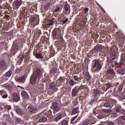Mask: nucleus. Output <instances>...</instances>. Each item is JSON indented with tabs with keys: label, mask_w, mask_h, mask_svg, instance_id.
Here are the masks:
<instances>
[{
	"label": "nucleus",
	"mask_w": 125,
	"mask_h": 125,
	"mask_svg": "<svg viewBox=\"0 0 125 125\" xmlns=\"http://www.w3.org/2000/svg\"><path fill=\"white\" fill-rule=\"evenodd\" d=\"M21 0H15L14 1L16 6H20Z\"/></svg>",
	"instance_id": "nucleus-42"
},
{
	"label": "nucleus",
	"mask_w": 125,
	"mask_h": 125,
	"mask_svg": "<svg viewBox=\"0 0 125 125\" xmlns=\"http://www.w3.org/2000/svg\"><path fill=\"white\" fill-rule=\"evenodd\" d=\"M73 79L76 82H78V83H81V81H82V78H80L78 77L77 76H74Z\"/></svg>",
	"instance_id": "nucleus-37"
},
{
	"label": "nucleus",
	"mask_w": 125,
	"mask_h": 125,
	"mask_svg": "<svg viewBox=\"0 0 125 125\" xmlns=\"http://www.w3.org/2000/svg\"><path fill=\"white\" fill-rule=\"evenodd\" d=\"M101 9L102 11H103V12H104V13H105V10H104V9H103V8H102Z\"/></svg>",
	"instance_id": "nucleus-61"
},
{
	"label": "nucleus",
	"mask_w": 125,
	"mask_h": 125,
	"mask_svg": "<svg viewBox=\"0 0 125 125\" xmlns=\"http://www.w3.org/2000/svg\"><path fill=\"white\" fill-rule=\"evenodd\" d=\"M68 20H69V19L68 18H66L64 21H62V24H66V23L68 22Z\"/></svg>",
	"instance_id": "nucleus-51"
},
{
	"label": "nucleus",
	"mask_w": 125,
	"mask_h": 125,
	"mask_svg": "<svg viewBox=\"0 0 125 125\" xmlns=\"http://www.w3.org/2000/svg\"><path fill=\"white\" fill-rule=\"evenodd\" d=\"M20 59V60H21V61H23V60H24V55H22V56H21Z\"/></svg>",
	"instance_id": "nucleus-54"
},
{
	"label": "nucleus",
	"mask_w": 125,
	"mask_h": 125,
	"mask_svg": "<svg viewBox=\"0 0 125 125\" xmlns=\"http://www.w3.org/2000/svg\"><path fill=\"white\" fill-rule=\"evenodd\" d=\"M62 114H59L57 115V117L55 118V122H58L59 121H60L61 119H62Z\"/></svg>",
	"instance_id": "nucleus-23"
},
{
	"label": "nucleus",
	"mask_w": 125,
	"mask_h": 125,
	"mask_svg": "<svg viewBox=\"0 0 125 125\" xmlns=\"http://www.w3.org/2000/svg\"><path fill=\"white\" fill-rule=\"evenodd\" d=\"M103 46H102V45L101 44L97 45L94 47V51H95V52L101 51V50H102V49L103 48Z\"/></svg>",
	"instance_id": "nucleus-16"
},
{
	"label": "nucleus",
	"mask_w": 125,
	"mask_h": 125,
	"mask_svg": "<svg viewBox=\"0 0 125 125\" xmlns=\"http://www.w3.org/2000/svg\"><path fill=\"white\" fill-rule=\"evenodd\" d=\"M50 7V3H47L44 5V9L45 10H48L49 9V7Z\"/></svg>",
	"instance_id": "nucleus-41"
},
{
	"label": "nucleus",
	"mask_w": 125,
	"mask_h": 125,
	"mask_svg": "<svg viewBox=\"0 0 125 125\" xmlns=\"http://www.w3.org/2000/svg\"><path fill=\"white\" fill-rule=\"evenodd\" d=\"M74 84H77V82L74 81L73 79H70L69 80V85L70 86H73Z\"/></svg>",
	"instance_id": "nucleus-31"
},
{
	"label": "nucleus",
	"mask_w": 125,
	"mask_h": 125,
	"mask_svg": "<svg viewBox=\"0 0 125 125\" xmlns=\"http://www.w3.org/2000/svg\"><path fill=\"white\" fill-rule=\"evenodd\" d=\"M85 76L86 77V79L87 81H90L91 77L90 75H89V72H86L85 73Z\"/></svg>",
	"instance_id": "nucleus-32"
},
{
	"label": "nucleus",
	"mask_w": 125,
	"mask_h": 125,
	"mask_svg": "<svg viewBox=\"0 0 125 125\" xmlns=\"http://www.w3.org/2000/svg\"><path fill=\"white\" fill-rule=\"evenodd\" d=\"M102 111L103 113H105V114H109V113H111L110 109H102Z\"/></svg>",
	"instance_id": "nucleus-36"
},
{
	"label": "nucleus",
	"mask_w": 125,
	"mask_h": 125,
	"mask_svg": "<svg viewBox=\"0 0 125 125\" xmlns=\"http://www.w3.org/2000/svg\"><path fill=\"white\" fill-rule=\"evenodd\" d=\"M84 11L85 12H88V8H85L84 9Z\"/></svg>",
	"instance_id": "nucleus-58"
},
{
	"label": "nucleus",
	"mask_w": 125,
	"mask_h": 125,
	"mask_svg": "<svg viewBox=\"0 0 125 125\" xmlns=\"http://www.w3.org/2000/svg\"><path fill=\"white\" fill-rule=\"evenodd\" d=\"M107 74H109V75H111V76H113V75H115V71H114L113 69H111V68L107 70Z\"/></svg>",
	"instance_id": "nucleus-24"
},
{
	"label": "nucleus",
	"mask_w": 125,
	"mask_h": 125,
	"mask_svg": "<svg viewBox=\"0 0 125 125\" xmlns=\"http://www.w3.org/2000/svg\"><path fill=\"white\" fill-rule=\"evenodd\" d=\"M78 113H80V110H79V106H77V107H74L72 109V113L73 114V115H76V114H78Z\"/></svg>",
	"instance_id": "nucleus-19"
},
{
	"label": "nucleus",
	"mask_w": 125,
	"mask_h": 125,
	"mask_svg": "<svg viewBox=\"0 0 125 125\" xmlns=\"http://www.w3.org/2000/svg\"><path fill=\"white\" fill-rule=\"evenodd\" d=\"M51 109L53 110L55 113H57V112H59V111L61 110V106H60L59 103L58 102H54L51 106Z\"/></svg>",
	"instance_id": "nucleus-1"
},
{
	"label": "nucleus",
	"mask_w": 125,
	"mask_h": 125,
	"mask_svg": "<svg viewBox=\"0 0 125 125\" xmlns=\"http://www.w3.org/2000/svg\"><path fill=\"white\" fill-rule=\"evenodd\" d=\"M33 75H35V76L37 77L38 79H41V77L42 76V72L41 71V70L38 69H36L35 73L33 74Z\"/></svg>",
	"instance_id": "nucleus-13"
},
{
	"label": "nucleus",
	"mask_w": 125,
	"mask_h": 125,
	"mask_svg": "<svg viewBox=\"0 0 125 125\" xmlns=\"http://www.w3.org/2000/svg\"><path fill=\"white\" fill-rule=\"evenodd\" d=\"M18 47H19V45L18 43L14 42L12 47V50L15 51V52H17L18 51Z\"/></svg>",
	"instance_id": "nucleus-15"
},
{
	"label": "nucleus",
	"mask_w": 125,
	"mask_h": 125,
	"mask_svg": "<svg viewBox=\"0 0 125 125\" xmlns=\"http://www.w3.org/2000/svg\"><path fill=\"white\" fill-rule=\"evenodd\" d=\"M117 73H118V74H120V75H121V76H123V75H125V68H118Z\"/></svg>",
	"instance_id": "nucleus-17"
},
{
	"label": "nucleus",
	"mask_w": 125,
	"mask_h": 125,
	"mask_svg": "<svg viewBox=\"0 0 125 125\" xmlns=\"http://www.w3.org/2000/svg\"><path fill=\"white\" fill-rule=\"evenodd\" d=\"M6 93V92H5L4 90H1L0 91V94L1 96H3V95H4V94H5Z\"/></svg>",
	"instance_id": "nucleus-47"
},
{
	"label": "nucleus",
	"mask_w": 125,
	"mask_h": 125,
	"mask_svg": "<svg viewBox=\"0 0 125 125\" xmlns=\"http://www.w3.org/2000/svg\"><path fill=\"white\" fill-rule=\"evenodd\" d=\"M53 39L54 40H58V37H59V32L57 30V28H55L52 32Z\"/></svg>",
	"instance_id": "nucleus-10"
},
{
	"label": "nucleus",
	"mask_w": 125,
	"mask_h": 125,
	"mask_svg": "<svg viewBox=\"0 0 125 125\" xmlns=\"http://www.w3.org/2000/svg\"><path fill=\"white\" fill-rule=\"evenodd\" d=\"M69 125V122L68 120H63L61 121V125Z\"/></svg>",
	"instance_id": "nucleus-38"
},
{
	"label": "nucleus",
	"mask_w": 125,
	"mask_h": 125,
	"mask_svg": "<svg viewBox=\"0 0 125 125\" xmlns=\"http://www.w3.org/2000/svg\"><path fill=\"white\" fill-rule=\"evenodd\" d=\"M60 10V7H58V8H57L56 9H55L54 10V12L55 13L56 12H59V11Z\"/></svg>",
	"instance_id": "nucleus-50"
},
{
	"label": "nucleus",
	"mask_w": 125,
	"mask_h": 125,
	"mask_svg": "<svg viewBox=\"0 0 125 125\" xmlns=\"http://www.w3.org/2000/svg\"><path fill=\"white\" fill-rule=\"evenodd\" d=\"M78 116H79V114H77V116L74 117L73 118H72L71 120V124H74V121L76 120V118H78Z\"/></svg>",
	"instance_id": "nucleus-45"
},
{
	"label": "nucleus",
	"mask_w": 125,
	"mask_h": 125,
	"mask_svg": "<svg viewBox=\"0 0 125 125\" xmlns=\"http://www.w3.org/2000/svg\"><path fill=\"white\" fill-rule=\"evenodd\" d=\"M97 68H98V69H95V72H98V71H100V70H101L102 68V64L100 63V62H99L97 65Z\"/></svg>",
	"instance_id": "nucleus-27"
},
{
	"label": "nucleus",
	"mask_w": 125,
	"mask_h": 125,
	"mask_svg": "<svg viewBox=\"0 0 125 125\" xmlns=\"http://www.w3.org/2000/svg\"><path fill=\"white\" fill-rule=\"evenodd\" d=\"M64 9L65 11H69V5L67 4L64 5Z\"/></svg>",
	"instance_id": "nucleus-48"
},
{
	"label": "nucleus",
	"mask_w": 125,
	"mask_h": 125,
	"mask_svg": "<svg viewBox=\"0 0 125 125\" xmlns=\"http://www.w3.org/2000/svg\"><path fill=\"white\" fill-rule=\"evenodd\" d=\"M12 98L13 99L14 102H18L20 101V96L19 94L15 92L12 95Z\"/></svg>",
	"instance_id": "nucleus-6"
},
{
	"label": "nucleus",
	"mask_w": 125,
	"mask_h": 125,
	"mask_svg": "<svg viewBox=\"0 0 125 125\" xmlns=\"http://www.w3.org/2000/svg\"><path fill=\"white\" fill-rule=\"evenodd\" d=\"M92 100H94V102H95V101L98 100V98L96 97H95L94 99H93Z\"/></svg>",
	"instance_id": "nucleus-57"
},
{
	"label": "nucleus",
	"mask_w": 125,
	"mask_h": 125,
	"mask_svg": "<svg viewBox=\"0 0 125 125\" xmlns=\"http://www.w3.org/2000/svg\"><path fill=\"white\" fill-rule=\"evenodd\" d=\"M37 21V18L35 16H32L29 19V23L31 25H34L35 23H36V21Z\"/></svg>",
	"instance_id": "nucleus-14"
},
{
	"label": "nucleus",
	"mask_w": 125,
	"mask_h": 125,
	"mask_svg": "<svg viewBox=\"0 0 125 125\" xmlns=\"http://www.w3.org/2000/svg\"><path fill=\"white\" fill-rule=\"evenodd\" d=\"M93 91H94V97H97V94H98V95H100V91H98V90L94 89Z\"/></svg>",
	"instance_id": "nucleus-29"
},
{
	"label": "nucleus",
	"mask_w": 125,
	"mask_h": 125,
	"mask_svg": "<svg viewBox=\"0 0 125 125\" xmlns=\"http://www.w3.org/2000/svg\"><path fill=\"white\" fill-rule=\"evenodd\" d=\"M7 96H8L7 94H6V93L5 94L2 96V98H7Z\"/></svg>",
	"instance_id": "nucleus-52"
},
{
	"label": "nucleus",
	"mask_w": 125,
	"mask_h": 125,
	"mask_svg": "<svg viewBox=\"0 0 125 125\" xmlns=\"http://www.w3.org/2000/svg\"><path fill=\"white\" fill-rule=\"evenodd\" d=\"M47 117H48V113H45L43 116L40 119L39 122L40 123H45L47 121Z\"/></svg>",
	"instance_id": "nucleus-12"
},
{
	"label": "nucleus",
	"mask_w": 125,
	"mask_h": 125,
	"mask_svg": "<svg viewBox=\"0 0 125 125\" xmlns=\"http://www.w3.org/2000/svg\"><path fill=\"white\" fill-rule=\"evenodd\" d=\"M49 88L51 90H54V91H57V90H58V88L56 87V84L54 82H52L49 83Z\"/></svg>",
	"instance_id": "nucleus-11"
},
{
	"label": "nucleus",
	"mask_w": 125,
	"mask_h": 125,
	"mask_svg": "<svg viewBox=\"0 0 125 125\" xmlns=\"http://www.w3.org/2000/svg\"><path fill=\"white\" fill-rule=\"evenodd\" d=\"M93 114H94V115H95V116H96V115H97V113L95 112V111H93Z\"/></svg>",
	"instance_id": "nucleus-63"
},
{
	"label": "nucleus",
	"mask_w": 125,
	"mask_h": 125,
	"mask_svg": "<svg viewBox=\"0 0 125 125\" xmlns=\"http://www.w3.org/2000/svg\"><path fill=\"white\" fill-rule=\"evenodd\" d=\"M118 124L119 125H124V123L122 122V121H120L118 122Z\"/></svg>",
	"instance_id": "nucleus-55"
},
{
	"label": "nucleus",
	"mask_w": 125,
	"mask_h": 125,
	"mask_svg": "<svg viewBox=\"0 0 125 125\" xmlns=\"http://www.w3.org/2000/svg\"><path fill=\"white\" fill-rule=\"evenodd\" d=\"M62 90H63V91H66V89H67V88L66 87H62Z\"/></svg>",
	"instance_id": "nucleus-56"
},
{
	"label": "nucleus",
	"mask_w": 125,
	"mask_h": 125,
	"mask_svg": "<svg viewBox=\"0 0 125 125\" xmlns=\"http://www.w3.org/2000/svg\"><path fill=\"white\" fill-rule=\"evenodd\" d=\"M122 120H123L124 121L125 120V116H122L121 117Z\"/></svg>",
	"instance_id": "nucleus-60"
},
{
	"label": "nucleus",
	"mask_w": 125,
	"mask_h": 125,
	"mask_svg": "<svg viewBox=\"0 0 125 125\" xmlns=\"http://www.w3.org/2000/svg\"><path fill=\"white\" fill-rule=\"evenodd\" d=\"M27 78V75L24 74L22 76L19 77L16 79V82L20 83H25L26 79Z\"/></svg>",
	"instance_id": "nucleus-4"
},
{
	"label": "nucleus",
	"mask_w": 125,
	"mask_h": 125,
	"mask_svg": "<svg viewBox=\"0 0 125 125\" xmlns=\"http://www.w3.org/2000/svg\"><path fill=\"white\" fill-rule=\"evenodd\" d=\"M117 101L115 99H111L110 100V104L112 105H116L117 104Z\"/></svg>",
	"instance_id": "nucleus-43"
},
{
	"label": "nucleus",
	"mask_w": 125,
	"mask_h": 125,
	"mask_svg": "<svg viewBox=\"0 0 125 125\" xmlns=\"http://www.w3.org/2000/svg\"><path fill=\"white\" fill-rule=\"evenodd\" d=\"M57 72V68L55 67L50 70V74L51 75H55Z\"/></svg>",
	"instance_id": "nucleus-22"
},
{
	"label": "nucleus",
	"mask_w": 125,
	"mask_h": 125,
	"mask_svg": "<svg viewBox=\"0 0 125 125\" xmlns=\"http://www.w3.org/2000/svg\"><path fill=\"white\" fill-rule=\"evenodd\" d=\"M15 122L17 124H20V123H22V119L18 117H15Z\"/></svg>",
	"instance_id": "nucleus-39"
},
{
	"label": "nucleus",
	"mask_w": 125,
	"mask_h": 125,
	"mask_svg": "<svg viewBox=\"0 0 125 125\" xmlns=\"http://www.w3.org/2000/svg\"><path fill=\"white\" fill-rule=\"evenodd\" d=\"M65 80L66 78L65 77L60 76L57 81V85L58 87L61 86V85H63V83H65Z\"/></svg>",
	"instance_id": "nucleus-3"
},
{
	"label": "nucleus",
	"mask_w": 125,
	"mask_h": 125,
	"mask_svg": "<svg viewBox=\"0 0 125 125\" xmlns=\"http://www.w3.org/2000/svg\"><path fill=\"white\" fill-rule=\"evenodd\" d=\"M28 110L30 114H36V113H38V108L33 105H29L28 106Z\"/></svg>",
	"instance_id": "nucleus-7"
},
{
	"label": "nucleus",
	"mask_w": 125,
	"mask_h": 125,
	"mask_svg": "<svg viewBox=\"0 0 125 125\" xmlns=\"http://www.w3.org/2000/svg\"><path fill=\"white\" fill-rule=\"evenodd\" d=\"M102 89H103V90H104H104H105V87H103L102 88ZM102 94H104V92L102 93Z\"/></svg>",
	"instance_id": "nucleus-62"
},
{
	"label": "nucleus",
	"mask_w": 125,
	"mask_h": 125,
	"mask_svg": "<svg viewBox=\"0 0 125 125\" xmlns=\"http://www.w3.org/2000/svg\"><path fill=\"white\" fill-rule=\"evenodd\" d=\"M16 113L19 115V116H23L24 115V112L23 111V110L20 108H18L16 109Z\"/></svg>",
	"instance_id": "nucleus-18"
},
{
	"label": "nucleus",
	"mask_w": 125,
	"mask_h": 125,
	"mask_svg": "<svg viewBox=\"0 0 125 125\" xmlns=\"http://www.w3.org/2000/svg\"><path fill=\"white\" fill-rule=\"evenodd\" d=\"M60 39V40H59V42H62L63 41V37H61Z\"/></svg>",
	"instance_id": "nucleus-59"
},
{
	"label": "nucleus",
	"mask_w": 125,
	"mask_h": 125,
	"mask_svg": "<svg viewBox=\"0 0 125 125\" xmlns=\"http://www.w3.org/2000/svg\"><path fill=\"white\" fill-rule=\"evenodd\" d=\"M7 69V62L6 61L4 60H0V72L2 73V72L5 71Z\"/></svg>",
	"instance_id": "nucleus-2"
},
{
	"label": "nucleus",
	"mask_w": 125,
	"mask_h": 125,
	"mask_svg": "<svg viewBox=\"0 0 125 125\" xmlns=\"http://www.w3.org/2000/svg\"><path fill=\"white\" fill-rule=\"evenodd\" d=\"M11 75H12V71L9 70L4 74V76L5 77L10 78V77H11Z\"/></svg>",
	"instance_id": "nucleus-25"
},
{
	"label": "nucleus",
	"mask_w": 125,
	"mask_h": 125,
	"mask_svg": "<svg viewBox=\"0 0 125 125\" xmlns=\"http://www.w3.org/2000/svg\"><path fill=\"white\" fill-rule=\"evenodd\" d=\"M110 58H112V59H115L116 57H117V53H116V51H113L110 53Z\"/></svg>",
	"instance_id": "nucleus-20"
},
{
	"label": "nucleus",
	"mask_w": 125,
	"mask_h": 125,
	"mask_svg": "<svg viewBox=\"0 0 125 125\" xmlns=\"http://www.w3.org/2000/svg\"><path fill=\"white\" fill-rule=\"evenodd\" d=\"M29 55H28V54H27V55H26V57L24 58L25 59V62H28V61H29Z\"/></svg>",
	"instance_id": "nucleus-49"
},
{
	"label": "nucleus",
	"mask_w": 125,
	"mask_h": 125,
	"mask_svg": "<svg viewBox=\"0 0 125 125\" xmlns=\"http://www.w3.org/2000/svg\"><path fill=\"white\" fill-rule=\"evenodd\" d=\"M21 96L25 102L29 101V100H30V96H29V94H28L27 92L22 91L21 93Z\"/></svg>",
	"instance_id": "nucleus-5"
},
{
	"label": "nucleus",
	"mask_w": 125,
	"mask_h": 125,
	"mask_svg": "<svg viewBox=\"0 0 125 125\" xmlns=\"http://www.w3.org/2000/svg\"><path fill=\"white\" fill-rule=\"evenodd\" d=\"M38 78L35 76V74H32L30 79V83L32 85H34L37 83V80Z\"/></svg>",
	"instance_id": "nucleus-8"
},
{
	"label": "nucleus",
	"mask_w": 125,
	"mask_h": 125,
	"mask_svg": "<svg viewBox=\"0 0 125 125\" xmlns=\"http://www.w3.org/2000/svg\"><path fill=\"white\" fill-rule=\"evenodd\" d=\"M93 62H95V63L92 66V70H93L95 69V68H96V66H97V65L99 63V61H98V60H94L93 61Z\"/></svg>",
	"instance_id": "nucleus-21"
},
{
	"label": "nucleus",
	"mask_w": 125,
	"mask_h": 125,
	"mask_svg": "<svg viewBox=\"0 0 125 125\" xmlns=\"http://www.w3.org/2000/svg\"><path fill=\"white\" fill-rule=\"evenodd\" d=\"M80 91V87L79 86H75L72 91L71 94L72 96L75 97L78 95V92Z\"/></svg>",
	"instance_id": "nucleus-9"
},
{
	"label": "nucleus",
	"mask_w": 125,
	"mask_h": 125,
	"mask_svg": "<svg viewBox=\"0 0 125 125\" xmlns=\"http://www.w3.org/2000/svg\"><path fill=\"white\" fill-rule=\"evenodd\" d=\"M46 24L48 26H52L54 24V21L51 20H47L46 21Z\"/></svg>",
	"instance_id": "nucleus-26"
},
{
	"label": "nucleus",
	"mask_w": 125,
	"mask_h": 125,
	"mask_svg": "<svg viewBox=\"0 0 125 125\" xmlns=\"http://www.w3.org/2000/svg\"><path fill=\"white\" fill-rule=\"evenodd\" d=\"M93 103H94V100L92 99L91 101L89 102V104H90V105H92V104H93Z\"/></svg>",
	"instance_id": "nucleus-53"
},
{
	"label": "nucleus",
	"mask_w": 125,
	"mask_h": 125,
	"mask_svg": "<svg viewBox=\"0 0 125 125\" xmlns=\"http://www.w3.org/2000/svg\"><path fill=\"white\" fill-rule=\"evenodd\" d=\"M106 125H116V124L115 122L112 121H107L106 122Z\"/></svg>",
	"instance_id": "nucleus-44"
},
{
	"label": "nucleus",
	"mask_w": 125,
	"mask_h": 125,
	"mask_svg": "<svg viewBox=\"0 0 125 125\" xmlns=\"http://www.w3.org/2000/svg\"><path fill=\"white\" fill-rule=\"evenodd\" d=\"M91 123V121H90V120H86L83 122L82 125H90Z\"/></svg>",
	"instance_id": "nucleus-33"
},
{
	"label": "nucleus",
	"mask_w": 125,
	"mask_h": 125,
	"mask_svg": "<svg viewBox=\"0 0 125 125\" xmlns=\"http://www.w3.org/2000/svg\"><path fill=\"white\" fill-rule=\"evenodd\" d=\"M105 85L107 86L105 91H107V90H108V89H109V88H111V87H112V86H113V85L112 84V83H105Z\"/></svg>",
	"instance_id": "nucleus-34"
},
{
	"label": "nucleus",
	"mask_w": 125,
	"mask_h": 125,
	"mask_svg": "<svg viewBox=\"0 0 125 125\" xmlns=\"http://www.w3.org/2000/svg\"><path fill=\"white\" fill-rule=\"evenodd\" d=\"M115 110L116 113H120L121 112V110H120V107L118 106H115Z\"/></svg>",
	"instance_id": "nucleus-46"
},
{
	"label": "nucleus",
	"mask_w": 125,
	"mask_h": 125,
	"mask_svg": "<svg viewBox=\"0 0 125 125\" xmlns=\"http://www.w3.org/2000/svg\"><path fill=\"white\" fill-rule=\"evenodd\" d=\"M123 88H124V84L121 83L120 84L119 86L118 87V91L119 92H121L122 90H123Z\"/></svg>",
	"instance_id": "nucleus-40"
},
{
	"label": "nucleus",
	"mask_w": 125,
	"mask_h": 125,
	"mask_svg": "<svg viewBox=\"0 0 125 125\" xmlns=\"http://www.w3.org/2000/svg\"><path fill=\"white\" fill-rule=\"evenodd\" d=\"M119 99L121 101H124L125 99V94L123 93L121 95L119 96Z\"/></svg>",
	"instance_id": "nucleus-35"
},
{
	"label": "nucleus",
	"mask_w": 125,
	"mask_h": 125,
	"mask_svg": "<svg viewBox=\"0 0 125 125\" xmlns=\"http://www.w3.org/2000/svg\"><path fill=\"white\" fill-rule=\"evenodd\" d=\"M104 107L105 108H110L111 107V103L107 101L104 104Z\"/></svg>",
	"instance_id": "nucleus-28"
},
{
	"label": "nucleus",
	"mask_w": 125,
	"mask_h": 125,
	"mask_svg": "<svg viewBox=\"0 0 125 125\" xmlns=\"http://www.w3.org/2000/svg\"><path fill=\"white\" fill-rule=\"evenodd\" d=\"M35 57L38 59H42V58H43V56H42V55L40 53L36 54Z\"/></svg>",
	"instance_id": "nucleus-30"
},
{
	"label": "nucleus",
	"mask_w": 125,
	"mask_h": 125,
	"mask_svg": "<svg viewBox=\"0 0 125 125\" xmlns=\"http://www.w3.org/2000/svg\"><path fill=\"white\" fill-rule=\"evenodd\" d=\"M99 6L100 7V8L101 9H102V8H103V7H102V6H101V5H100Z\"/></svg>",
	"instance_id": "nucleus-64"
}]
</instances>
